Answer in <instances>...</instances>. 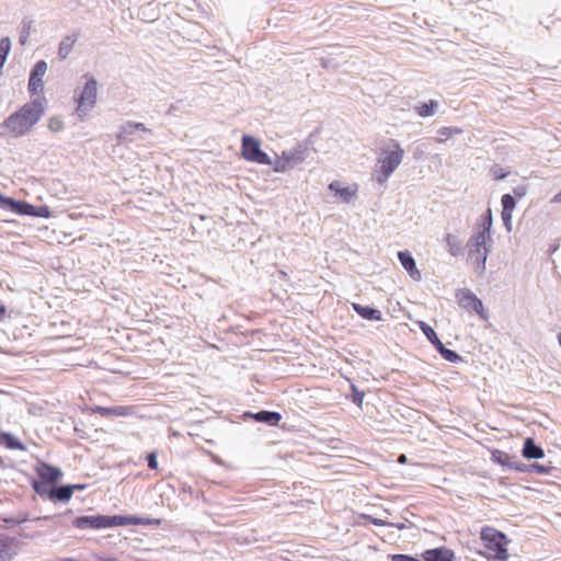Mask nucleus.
<instances>
[{"label":"nucleus","instance_id":"1","mask_svg":"<svg viewBox=\"0 0 561 561\" xmlns=\"http://www.w3.org/2000/svg\"><path fill=\"white\" fill-rule=\"evenodd\" d=\"M151 524L149 519L144 522L141 518L133 516H106V515H92V516H79L72 520V525L80 529H102L115 526L125 525H145Z\"/></svg>","mask_w":561,"mask_h":561},{"label":"nucleus","instance_id":"3","mask_svg":"<svg viewBox=\"0 0 561 561\" xmlns=\"http://www.w3.org/2000/svg\"><path fill=\"white\" fill-rule=\"evenodd\" d=\"M493 239H486L481 233H473L466 243L468 259L474 263V272L483 275L486 270V260L492 251Z\"/></svg>","mask_w":561,"mask_h":561},{"label":"nucleus","instance_id":"50","mask_svg":"<svg viewBox=\"0 0 561 561\" xmlns=\"http://www.w3.org/2000/svg\"><path fill=\"white\" fill-rule=\"evenodd\" d=\"M5 314V307L3 305H0V320L4 317Z\"/></svg>","mask_w":561,"mask_h":561},{"label":"nucleus","instance_id":"11","mask_svg":"<svg viewBox=\"0 0 561 561\" xmlns=\"http://www.w3.org/2000/svg\"><path fill=\"white\" fill-rule=\"evenodd\" d=\"M62 477L58 467L37 460V484L45 490L58 489L57 482Z\"/></svg>","mask_w":561,"mask_h":561},{"label":"nucleus","instance_id":"12","mask_svg":"<svg viewBox=\"0 0 561 561\" xmlns=\"http://www.w3.org/2000/svg\"><path fill=\"white\" fill-rule=\"evenodd\" d=\"M84 489V484L59 485L58 489L45 490L37 484V495L51 502H68L75 490Z\"/></svg>","mask_w":561,"mask_h":561},{"label":"nucleus","instance_id":"25","mask_svg":"<svg viewBox=\"0 0 561 561\" xmlns=\"http://www.w3.org/2000/svg\"><path fill=\"white\" fill-rule=\"evenodd\" d=\"M33 30V21L24 20L21 26L20 35H19V43L20 45L24 46L28 43L31 33Z\"/></svg>","mask_w":561,"mask_h":561},{"label":"nucleus","instance_id":"46","mask_svg":"<svg viewBox=\"0 0 561 561\" xmlns=\"http://www.w3.org/2000/svg\"><path fill=\"white\" fill-rule=\"evenodd\" d=\"M134 129H136L137 131H144V133H148V134H151V130L148 129L145 124L142 123H136L134 122V126H131Z\"/></svg>","mask_w":561,"mask_h":561},{"label":"nucleus","instance_id":"7","mask_svg":"<svg viewBox=\"0 0 561 561\" xmlns=\"http://www.w3.org/2000/svg\"><path fill=\"white\" fill-rule=\"evenodd\" d=\"M481 539L485 542V548L491 551V557L500 561H506L508 559V552L506 549L507 538L506 536L491 527H484L481 531Z\"/></svg>","mask_w":561,"mask_h":561},{"label":"nucleus","instance_id":"31","mask_svg":"<svg viewBox=\"0 0 561 561\" xmlns=\"http://www.w3.org/2000/svg\"><path fill=\"white\" fill-rule=\"evenodd\" d=\"M47 70V62L45 60H37V95L43 91L44 82L43 76Z\"/></svg>","mask_w":561,"mask_h":561},{"label":"nucleus","instance_id":"34","mask_svg":"<svg viewBox=\"0 0 561 561\" xmlns=\"http://www.w3.org/2000/svg\"><path fill=\"white\" fill-rule=\"evenodd\" d=\"M48 128L53 133H58L64 129V122L59 116H54L49 119Z\"/></svg>","mask_w":561,"mask_h":561},{"label":"nucleus","instance_id":"45","mask_svg":"<svg viewBox=\"0 0 561 561\" xmlns=\"http://www.w3.org/2000/svg\"><path fill=\"white\" fill-rule=\"evenodd\" d=\"M392 561H421V560L409 557V556H404V554H398V556L392 557Z\"/></svg>","mask_w":561,"mask_h":561},{"label":"nucleus","instance_id":"37","mask_svg":"<svg viewBox=\"0 0 561 561\" xmlns=\"http://www.w3.org/2000/svg\"><path fill=\"white\" fill-rule=\"evenodd\" d=\"M501 217L503 225L507 232L512 231V219H513V213L512 211H501Z\"/></svg>","mask_w":561,"mask_h":561},{"label":"nucleus","instance_id":"55","mask_svg":"<svg viewBox=\"0 0 561 561\" xmlns=\"http://www.w3.org/2000/svg\"><path fill=\"white\" fill-rule=\"evenodd\" d=\"M279 274H280V277H285L286 276V273L283 272V271H279Z\"/></svg>","mask_w":561,"mask_h":561},{"label":"nucleus","instance_id":"10","mask_svg":"<svg viewBox=\"0 0 561 561\" xmlns=\"http://www.w3.org/2000/svg\"><path fill=\"white\" fill-rule=\"evenodd\" d=\"M460 307L467 311L476 312L481 319L486 320L489 314L483 307L482 300L470 289L461 288L456 293Z\"/></svg>","mask_w":561,"mask_h":561},{"label":"nucleus","instance_id":"19","mask_svg":"<svg viewBox=\"0 0 561 561\" xmlns=\"http://www.w3.org/2000/svg\"><path fill=\"white\" fill-rule=\"evenodd\" d=\"M93 411L101 414L102 416H108V415L126 416L134 412L131 407H124V405H114L111 408L95 407L93 409Z\"/></svg>","mask_w":561,"mask_h":561},{"label":"nucleus","instance_id":"20","mask_svg":"<svg viewBox=\"0 0 561 561\" xmlns=\"http://www.w3.org/2000/svg\"><path fill=\"white\" fill-rule=\"evenodd\" d=\"M245 415L251 416L256 422L266 423L268 425H277L278 422L282 420L280 413L273 411H260L254 414L245 413Z\"/></svg>","mask_w":561,"mask_h":561},{"label":"nucleus","instance_id":"44","mask_svg":"<svg viewBox=\"0 0 561 561\" xmlns=\"http://www.w3.org/2000/svg\"><path fill=\"white\" fill-rule=\"evenodd\" d=\"M407 272L410 275V277L414 280H420L422 277L421 272L417 270L416 265H414L412 270L409 268Z\"/></svg>","mask_w":561,"mask_h":561},{"label":"nucleus","instance_id":"32","mask_svg":"<svg viewBox=\"0 0 561 561\" xmlns=\"http://www.w3.org/2000/svg\"><path fill=\"white\" fill-rule=\"evenodd\" d=\"M492 459L504 467H513L510 455L504 451L495 450L492 453Z\"/></svg>","mask_w":561,"mask_h":561},{"label":"nucleus","instance_id":"9","mask_svg":"<svg viewBox=\"0 0 561 561\" xmlns=\"http://www.w3.org/2000/svg\"><path fill=\"white\" fill-rule=\"evenodd\" d=\"M420 330L425 335L427 341L433 345L437 353L449 363L462 362V357L454 350L447 348L444 343L439 340L436 331L432 325L424 321L419 322Z\"/></svg>","mask_w":561,"mask_h":561},{"label":"nucleus","instance_id":"35","mask_svg":"<svg viewBox=\"0 0 561 561\" xmlns=\"http://www.w3.org/2000/svg\"><path fill=\"white\" fill-rule=\"evenodd\" d=\"M11 50V41L9 37H2L0 39V57L8 58Z\"/></svg>","mask_w":561,"mask_h":561},{"label":"nucleus","instance_id":"24","mask_svg":"<svg viewBox=\"0 0 561 561\" xmlns=\"http://www.w3.org/2000/svg\"><path fill=\"white\" fill-rule=\"evenodd\" d=\"M0 445L10 449H24V446L11 434L0 432Z\"/></svg>","mask_w":561,"mask_h":561},{"label":"nucleus","instance_id":"5","mask_svg":"<svg viewBox=\"0 0 561 561\" xmlns=\"http://www.w3.org/2000/svg\"><path fill=\"white\" fill-rule=\"evenodd\" d=\"M403 154L404 150L398 141H393L392 149L382 151L381 157L378 160L380 163L379 174L377 176L378 183L382 184L391 176L402 162Z\"/></svg>","mask_w":561,"mask_h":561},{"label":"nucleus","instance_id":"13","mask_svg":"<svg viewBox=\"0 0 561 561\" xmlns=\"http://www.w3.org/2000/svg\"><path fill=\"white\" fill-rule=\"evenodd\" d=\"M353 310L363 319L368 321H382V312L368 305L352 304Z\"/></svg>","mask_w":561,"mask_h":561},{"label":"nucleus","instance_id":"29","mask_svg":"<svg viewBox=\"0 0 561 561\" xmlns=\"http://www.w3.org/2000/svg\"><path fill=\"white\" fill-rule=\"evenodd\" d=\"M438 135L442 136L440 139H438V142H443L446 139L453 137L454 135H460L462 133V129L459 127L454 126H444L438 129Z\"/></svg>","mask_w":561,"mask_h":561},{"label":"nucleus","instance_id":"33","mask_svg":"<svg viewBox=\"0 0 561 561\" xmlns=\"http://www.w3.org/2000/svg\"><path fill=\"white\" fill-rule=\"evenodd\" d=\"M131 126H134V122H126L121 126V133L118 135L119 140H126L128 136H131L137 131Z\"/></svg>","mask_w":561,"mask_h":561},{"label":"nucleus","instance_id":"52","mask_svg":"<svg viewBox=\"0 0 561 561\" xmlns=\"http://www.w3.org/2000/svg\"><path fill=\"white\" fill-rule=\"evenodd\" d=\"M398 461L403 463L407 461V456L405 455H400L399 458H398Z\"/></svg>","mask_w":561,"mask_h":561},{"label":"nucleus","instance_id":"43","mask_svg":"<svg viewBox=\"0 0 561 561\" xmlns=\"http://www.w3.org/2000/svg\"><path fill=\"white\" fill-rule=\"evenodd\" d=\"M147 462H148V467L150 469H157L158 467V461H157V456L154 453H151L147 456Z\"/></svg>","mask_w":561,"mask_h":561},{"label":"nucleus","instance_id":"17","mask_svg":"<svg viewBox=\"0 0 561 561\" xmlns=\"http://www.w3.org/2000/svg\"><path fill=\"white\" fill-rule=\"evenodd\" d=\"M492 226H493V217L491 208H488L480 217L478 224V230L474 233H481L486 239L492 238Z\"/></svg>","mask_w":561,"mask_h":561},{"label":"nucleus","instance_id":"14","mask_svg":"<svg viewBox=\"0 0 561 561\" xmlns=\"http://www.w3.org/2000/svg\"><path fill=\"white\" fill-rule=\"evenodd\" d=\"M328 188L330 190V192L334 193L335 195H339L342 198V201L345 203H350L351 199L355 196V194L357 192L356 185L354 187H352V186L342 187L341 183L339 181H332L329 184Z\"/></svg>","mask_w":561,"mask_h":561},{"label":"nucleus","instance_id":"41","mask_svg":"<svg viewBox=\"0 0 561 561\" xmlns=\"http://www.w3.org/2000/svg\"><path fill=\"white\" fill-rule=\"evenodd\" d=\"M513 193H514L513 196H515L517 198H523L527 193V187L524 185L516 186V187H514Z\"/></svg>","mask_w":561,"mask_h":561},{"label":"nucleus","instance_id":"54","mask_svg":"<svg viewBox=\"0 0 561 561\" xmlns=\"http://www.w3.org/2000/svg\"><path fill=\"white\" fill-rule=\"evenodd\" d=\"M31 486L35 490V480L31 481Z\"/></svg>","mask_w":561,"mask_h":561},{"label":"nucleus","instance_id":"15","mask_svg":"<svg viewBox=\"0 0 561 561\" xmlns=\"http://www.w3.org/2000/svg\"><path fill=\"white\" fill-rule=\"evenodd\" d=\"M444 240L451 256L457 257L463 254L466 245L463 247L462 240L458 236L446 233Z\"/></svg>","mask_w":561,"mask_h":561},{"label":"nucleus","instance_id":"48","mask_svg":"<svg viewBox=\"0 0 561 561\" xmlns=\"http://www.w3.org/2000/svg\"><path fill=\"white\" fill-rule=\"evenodd\" d=\"M45 113V107L44 105L41 103V101L37 99V122L39 121V118L42 117V115Z\"/></svg>","mask_w":561,"mask_h":561},{"label":"nucleus","instance_id":"22","mask_svg":"<svg viewBox=\"0 0 561 561\" xmlns=\"http://www.w3.org/2000/svg\"><path fill=\"white\" fill-rule=\"evenodd\" d=\"M10 211L18 215L35 216V205L26 202L12 199Z\"/></svg>","mask_w":561,"mask_h":561},{"label":"nucleus","instance_id":"49","mask_svg":"<svg viewBox=\"0 0 561 561\" xmlns=\"http://www.w3.org/2000/svg\"><path fill=\"white\" fill-rule=\"evenodd\" d=\"M5 61H7L5 58L0 57V76L2 75V68H3L4 64H5Z\"/></svg>","mask_w":561,"mask_h":561},{"label":"nucleus","instance_id":"21","mask_svg":"<svg viewBox=\"0 0 561 561\" xmlns=\"http://www.w3.org/2000/svg\"><path fill=\"white\" fill-rule=\"evenodd\" d=\"M523 456L527 459H540L545 456L543 449L536 445L533 438H527L523 447Z\"/></svg>","mask_w":561,"mask_h":561},{"label":"nucleus","instance_id":"16","mask_svg":"<svg viewBox=\"0 0 561 561\" xmlns=\"http://www.w3.org/2000/svg\"><path fill=\"white\" fill-rule=\"evenodd\" d=\"M79 32H75L72 34L66 35L60 41L58 46V57L60 60H65L70 55L76 42L79 38Z\"/></svg>","mask_w":561,"mask_h":561},{"label":"nucleus","instance_id":"39","mask_svg":"<svg viewBox=\"0 0 561 561\" xmlns=\"http://www.w3.org/2000/svg\"><path fill=\"white\" fill-rule=\"evenodd\" d=\"M53 214L47 205H37V218H49Z\"/></svg>","mask_w":561,"mask_h":561},{"label":"nucleus","instance_id":"8","mask_svg":"<svg viewBox=\"0 0 561 561\" xmlns=\"http://www.w3.org/2000/svg\"><path fill=\"white\" fill-rule=\"evenodd\" d=\"M241 157L249 161L264 165H272L271 157L262 150L260 140L249 134H244L241 139Z\"/></svg>","mask_w":561,"mask_h":561},{"label":"nucleus","instance_id":"40","mask_svg":"<svg viewBox=\"0 0 561 561\" xmlns=\"http://www.w3.org/2000/svg\"><path fill=\"white\" fill-rule=\"evenodd\" d=\"M12 199L13 198L4 196V195H2L0 193V208L1 209H5V210H10Z\"/></svg>","mask_w":561,"mask_h":561},{"label":"nucleus","instance_id":"2","mask_svg":"<svg viewBox=\"0 0 561 561\" xmlns=\"http://www.w3.org/2000/svg\"><path fill=\"white\" fill-rule=\"evenodd\" d=\"M35 124V100H31L18 112L11 114L2 123V128L7 129L13 137H20L30 130Z\"/></svg>","mask_w":561,"mask_h":561},{"label":"nucleus","instance_id":"38","mask_svg":"<svg viewBox=\"0 0 561 561\" xmlns=\"http://www.w3.org/2000/svg\"><path fill=\"white\" fill-rule=\"evenodd\" d=\"M351 390H352L353 402L356 405L360 407L363 403V400H364V396H365L364 391H358L357 388H351Z\"/></svg>","mask_w":561,"mask_h":561},{"label":"nucleus","instance_id":"23","mask_svg":"<svg viewBox=\"0 0 561 561\" xmlns=\"http://www.w3.org/2000/svg\"><path fill=\"white\" fill-rule=\"evenodd\" d=\"M438 108V102L435 100H430L428 102H423L414 107L415 113L420 117H431L433 116Z\"/></svg>","mask_w":561,"mask_h":561},{"label":"nucleus","instance_id":"27","mask_svg":"<svg viewBox=\"0 0 561 561\" xmlns=\"http://www.w3.org/2000/svg\"><path fill=\"white\" fill-rule=\"evenodd\" d=\"M398 259L405 271H408L409 268L412 270L414 265H416L413 255L408 250L399 251Z\"/></svg>","mask_w":561,"mask_h":561},{"label":"nucleus","instance_id":"36","mask_svg":"<svg viewBox=\"0 0 561 561\" xmlns=\"http://www.w3.org/2000/svg\"><path fill=\"white\" fill-rule=\"evenodd\" d=\"M27 89L31 98L35 95V65L30 69Z\"/></svg>","mask_w":561,"mask_h":561},{"label":"nucleus","instance_id":"28","mask_svg":"<svg viewBox=\"0 0 561 561\" xmlns=\"http://www.w3.org/2000/svg\"><path fill=\"white\" fill-rule=\"evenodd\" d=\"M512 173L510 168H503L500 164L495 163L490 168V174L493 180L501 181L506 179Z\"/></svg>","mask_w":561,"mask_h":561},{"label":"nucleus","instance_id":"51","mask_svg":"<svg viewBox=\"0 0 561 561\" xmlns=\"http://www.w3.org/2000/svg\"><path fill=\"white\" fill-rule=\"evenodd\" d=\"M389 526H393V527H397V528H399V529H403V528H405V525H404V524H393V523H390V525H389Z\"/></svg>","mask_w":561,"mask_h":561},{"label":"nucleus","instance_id":"42","mask_svg":"<svg viewBox=\"0 0 561 561\" xmlns=\"http://www.w3.org/2000/svg\"><path fill=\"white\" fill-rule=\"evenodd\" d=\"M531 468H533V471H535L536 473H540V474H546L550 471V467L539 465V463L533 465Z\"/></svg>","mask_w":561,"mask_h":561},{"label":"nucleus","instance_id":"26","mask_svg":"<svg viewBox=\"0 0 561 561\" xmlns=\"http://www.w3.org/2000/svg\"><path fill=\"white\" fill-rule=\"evenodd\" d=\"M14 554L12 545L5 537H0V561H8Z\"/></svg>","mask_w":561,"mask_h":561},{"label":"nucleus","instance_id":"18","mask_svg":"<svg viewBox=\"0 0 561 561\" xmlns=\"http://www.w3.org/2000/svg\"><path fill=\"white\" fill-rule=\"evenodd\" d=\"M425 561H454V552L447 548L426 550L423 553Z\"/></svg>","mask_w":561,"mask_h":561},{"label":"nucleus","instance_id":"6","mask_svg":"<svg viewBox=\"0 0 561 561\" xmlns=\"http://www.w3.org/2000/svg\"><path fill=\"white\" fill-rule=\"evenodd\" d=\"M309 148L304 142H298L295 147L284 150L280 156H277L273 163L275 172H286L294 169L299 163L308 158Z\"/></svg>","mask_w":561,"mask_h":561},{"label":"nucleus","instance_id":"30","mask_svg":"<svg viewBox=\"0 0 561 561\" xmlns=\"http://www.w3.org/2000/svg\"><path fill=\"white\" fill-rule=\"evenodd\" d=\"M516 203L517 202H516L515 196H513L510 193L503 194L501 197L502 210H504V211L513 213L516 207Z\"/></svg>","mask_w":561,"mask_h":561},{"label":"nucleus","instance_id":"47","mask_svg":"<svg viewBox=\"0 0 561 561\" xmlns=\"http://www.w3.org/2000/svg\"><path fill=\"white\" fill-rule=\"evenodd\" d=\"M370 522L376 525V526H388L390 525V523L388 522H385L382 519H379V518H375V517H369Z\"/></svg>","mask_w":561,"mask_h":561},{"label":"nucleus","instance_id":"4","mask_svg":"<svg viewBox=\"0 0 561 561\" xmlns=\"http://www.w3.org/2000/svg\"><path fill=\"white\" fill-rule=\"evenodd\" d=\"M87 81L78 94L75 96V101L77 103L75 114L83 121L89 112L93 110L96 103L98 95V81L93 76H85Z\"/></svg>","mask_w":561,"mask_h":561},{"label":"nucleus","instance_id":"53","mask_svg":"<svg viewBox=\"0 0 561 561\" xmlns=\"http://www.w3.org/2000/svg\"><path fill=\"white\" fill-rule=\"evenodd\" d=\"M557 339H558V343H559V345L561 347V332L558 333Z\"/></svg>","mask_w":561,"mask_h":561}]
</instances>
